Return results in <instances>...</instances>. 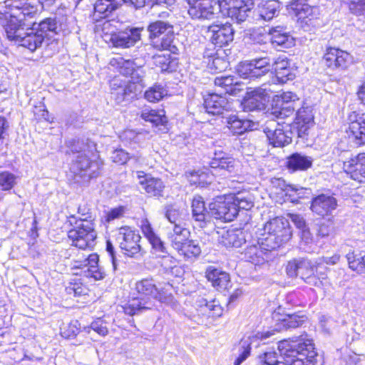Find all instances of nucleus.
<instances>
[{
    "mask_svg": "<svg viewBox=\"0 0 365 365\" xmlns=\"http://www.w3.org/2000/svg\"><path fill=\"white\" fill-rule=\"evenodd\" d=\"M187 14L192 19H210L215 15V0H186Z\"/></svg>",
    "mask_w": 365,
    "mask_h": 365,
    "instance_id": "ddd939ff",
    "label": "nucleus"
},
{
    "mask_svg": "<svg viewBox=\"0 0 365 365\" xmlns=\"http://www.w3.org/2000/svg\"><path fill=\"white\" fill-rule=\"evenodd\" d=\"M349 9L356 16H365V0L351 1L349 4Z\"/></svg>",
    "mask_w": 365,
    "mask_h": 365,
    "instance_id": "e2e57ef3",
    "label": "nucleus"
},
{
    "mask_svg": "<svg viewBox=\"0 0 365 365\" xmlns=\"http://www.w3.org/2000/svg\"><path fill=\"white\" fill-rule=\"evenodd\" d=\"M309 0H293L290 4V10L298 18L302 27L314 26V20L317 19L318 8L311 6Z\"/></svg>",
    "mask_w": 365,
    "mask_h": 365,
    "instance_id": "f8f14e48",
    "label": "nucleus"
},
{
    "mask_svg": "<svg viewBox=\"0 0 365 365\" xmlns=\"http://www.w3.org/2000/svg\"><path fill=\"white\" fill-rule=\"evenodd\" d=\"M269 36L271 43L274 47L280 46L282 48H287L294 44V40L290 35L277 29H273Z\"/></svg>",
    "mask_w": 365,
    "mask_h": 365,
    "instance_id": "a19ab883",
    "label": "nucleus"
},
{
    "mask_svg": "<svg viewBox=\"0 0 365 365\" xmlns=\"http://www.w3.org/2000/svg\"><path fill=\"white\" fill-rule=\"evenodd\" d=\"M346 258L348 262L349 267L351 269L360 272L363 269V265L361 262V257L356 259V256L353 251L349 252L346 255Z\"/></svg>",
    "mask_w": 365,
    "mask_h": 365,
    "instance_id": "680f3d73",
    "label": "nucleus"
},
{
    "mask_svg": "<svg viewBox=\"0 0 365 365\" xmlns=\"http://www.w3.org/2000/svg\"><path fill=\"white\" fill-rule=\"evenodd\" d=\"M353 61L351 56L339 48H327L322 59V63L331 71L345 70Z\"/></svg>",
    "mask_w": 365,
    "mask_h": 365,
    "instance_id": "9d476101",
    "label": "nucleus"
},
{
    "mask_svg": "<svg viewBox=\"0 0 365 365\" xmlns=\"http://www.w3.org/2000/svg\"><path fill=\"white\" fill-rule=\"evenodd\" d=\"M343 169L351 179L365 182V153H359L344 162Z\"/></svg>",
    "mask_w": 365,
    "mask_h": 365,
    "instance_id": "f3484780",
    "label": "nucleus"
},
{
    "mask_svg": "<svg viewBox=\"0 0 365 365\" xmlns=\"http://www.w3.org/2000/svg\"><path fill=\"white\" fill-rule=\"evenodd\" d=\"M349 119V138L356 145L365 144V113L353 112Z\"/></svg>",
    "mask_w": 365,
    "mask_h": 365,
    "instance_id": "dca6fc26",
    "label": "nucleus"
},
{
    "mask_svg": "<svg viewBox=\"0 0 365 365\" xmlns=\"http://www.w3.org/2000/svg\"><path fill=\"white\" fill-rule=\"evenodd\" d=\"M255 64V66H257L264 72L268 73L271 69V60L269 57H262L259 58H255L250 61Z\"/></svg>",
    "mask_w": 365,
    "mask_h": 365,
    "instance_id": "774afa93",
    "label": "nucleus"
},
{
    "mask_svg": "<svg viewBox=\"0 0 365 365\" xmlns=\"http://www.w3.org/2000/svg\"><path fill=\"white\" fill-rule=\"evenodd\" d=\"M66 292L68 294H73L74 296H81L83 294H85L87 292V289L85 286H83L81 283H71L67 287H66Z\"/></svg>",
    "mask_w": 365,
    "mask_h": 365,
    "instance_id": "69168bd1",
    "label": "nucleus"
},
{
    "mask_svg": "<svg viewBox=\"0 0 365 365\" xmlns=\"http://www.w3.org/2000/svg\"><path fill=\"white\" fill-rule=\"evenodd\" d=\"M209 207L214 217L225 222L232 221L237 215V208L232 194L216 197Z\"/></svg>",
    "mask_w": 365,
    "mask_h": 365,
    "instance_id": "6e6552de",
    "label": "nucleus"
},
{
    "mask_svg": "<svg viewBox=\"0 0 365 365\" xmlns=\"http://www.w3.org/2000/svg\"><path fill=\"white\" fill-rule=\"evenodd\" d=\"M272 69L276 74V78L284 82L292 78V75L289 72V63L284 56H279L272 64Z\"/></svg>",
    "mask_w": 365,
    "mask_h": 365,
    "instance_id": "4c0bfd02",
    "label": "nucleus"
},
{
    "mask_svg": "<svg viewBox=\"0 0 365 365\" xmlns=\"http://www.w3.org/2000/svg\"><path fill=\"white\" fill-rule=\"evenodd\" d=\"M336 207V198L333 195L327 194H322L314 197L311 205L312 212L323 217L331 215Z\"/></svg>",
    "mask_w": 365,
    "mask_h": 365,
    "instance_id": "aec40b11",
    "label": "nucleus"
},
{
    "mask_svg": "<svg viewBox=\"0 0 365 365\" xmlns=\"http://www.w3.org/2000/svg\"><path fill=\"white\" fill-rule=\"evenodd\" d=\"M68 237L72 245L81 250L92 249L96 244L97 233L92 220H87V217L81 220V223L76 228L68 232Z\"/></svg>",
    "mask_w": 365,
    "mask_h": 365,
    "instance_id": "423d86ee",
    "label": "nucleus"
},
{
    "mask_svg": "<svg viewBox=\"0 0 365 365\" xmlns=\"http://www.w3.org/2000/svg\"><path fill=\"white\" fill-rule=\"evenodd\" d=\"M138 178L139 184L148 194L153 196L162 195L165 186L160 179L144 175L143 172L138 173Z\"/></svg>",
    "mask_w": 365,
    "mask_h": 365,
    "instance_id": "c756f323",
    "label": "nucleus"
},
{
    "mask_svg": "<svg viewBox=\"0 0 365 365\" xmlns=\"http://www.w3.org/2000/svg\"><path fill=\"white\" fill-rule=\"evenodd\" d=\"M142 78L140 76H135L134 79H132L131 81H129L126 86H128V89L131 90V92L135 96L138 92H140L143 85L142 83Z\"/></svg>",
    "mask_w": 365,
    "mask_h": 365,
    "instance_id": "338daca9",
    "label": "nucleus"
},
{
    "mask_svg": "<svg viewBox=\"0 0 365 365\" xmlns=\"http://www.w3.org/2000/svg\"><path fill=\"white\" fill-rule=\"evenodd\" d=\"M76 160L71 165L72 171L76 175L88 176L89 178L97 177L103 166V162L96 154L88 157L86 150L78 152Z\"/></svg>",
    "mask_w": 365,
    "mask_h": 365,
    "instance_id": "0eeeda50",
    "label": "nucleus"
},
{
    "mask_svg": "<svg viewBox=\"0 0 365 365\" xmlns=\"http://www.w3.org/2000/svg\"><path fill=\"white\" fill-rule=\"evenodd\" d=\"M298 276L310 285L324 287L329 284L326 275L322 274L318 277L315 275L314 267L311 262L307 259L300 260Z\"/></svg>",
    "mask_w": 365,
    "mask_h": 365,
    "instance_id": "5701e85b",
    "label": "nucleus"
},
{
    "mask_svg": "<svg viewBox=\"0 0 365 365\" xmlns=\"http://www.w3.org/2000/svg\"><path fill=\"white\" fill-rule=\"evenodd\" d=\"M157 285L152 278H145L135 283V289L138 297H133L123 307L124 312L128 315H134L138 312L145 309H151L154 307L155 294Z\"/></svg>",
    "mask_w": 365,
    "mask_h": 365,
    "instance_id": "20e7f679",
    "label": "nucleus"
},
{
    "mask_svg": "<svg viewBox=\"0 0 365 365\" xmlns=\"http://www.w3.org/2000/svg\"><path fill=\"white\" fill-rule=\"evenodd\" d=\"M237 73L242 78L251 80L261 78L267 73L259 66H255L251 61L241 63L237 67Z\"/></svg>",
    "mask_w": 365,
    "mask_h": 365,
    "instance_id": "58836bf2",
    "label": "nucleus"
},
{
    "mask_svg": "<svg viewBox=\"0 0 365 365\" xmlns=\"http://www.w3.org/2000/svg\"><path fill=\"white\" fill-rule=\"evenodd\" d=\"M234 202L237 208L249 210L254 206L253 197L250 193L240 192L237 194H232Z\"/></svg>",
    "mask_w": 365,
    "mask_h": 365,
    "instance_id": "3c124183",
    "label": "nucleus"
},
{
    "mask_svg": "<svg viewBox=\"0 0 365 365\" xmlns=\"http://www.w3.org/2000/svg\"><path fill=\"white\" fill-rule=\"evenodd\" d=\"M207 36L213 44L222 47L233 41L234 30L229 24H213L207 28Z\"/></svg>",
    "mask_w": 365,
    "mask_h": 365,
    "instance_id": "2eb2a0df",
    "label": "nucleus"
},
{
    "mask_svg": "<svg viewBox=\"0 0 365 365\" xmlns=\"http://www.w3.org/2000/svg\"><path fill=\"white\" fill-rule=\"evenodd\" d=\"M140 228L145 237L148 240L152 248L159 257H162L161 265L166 272L178 269L176 259L168 255L165 243L155 233L148 219L144 218L140 221Z\"/></svg>",
    "mask_w": 365,
    "mask_h": 365,
    "instance_id": "39448f33",
    "label": "nucleus"
},
{
    "mask_svg": "<svg viewBox=\"0 0 365 365\" xmlns=\"http://www.w3.org/2000/svg\"><path fill=\"white\" fill-rule=\"evenodd\" d=\"M227 125L234 135H241L250 129L251 122L247 120H241L236 115H230L227 118Z\"/></svg>",
    "mask_w": 365,
    "mask_h": 365,
    "instance_id": "c03bdc74",
    "label": "nucleus"
},
{
    "mask_svg": "<svg viewBox=\"0 0 365 365\" xmlns=\"http://www.w3.org/2000/svg\"><path fill=\"white\" fill-rule=\"evenodd\" d=\"M210 165L212 169L224 170L229 173H232L235 172L236 168L238 166V162L222 151H215Z\"/></svg>",
    "mask_w": 365,
    "mask_h": 365,
    "instance_id": "cd10ccee",
    "label": "nucleus"
},
{
    "mask_svg": "<svg viewBox=\"0 0 365 365\" xmlns=\"http://www.w3.org/2000/svg\"><path fill=\"white\" fill-rule=\"evenodd\" d=\"M98 255L96 253H92L86 257L83 260H76L74 267L76 268L86 269L85 274L87 277H93L96 280H100L105 277L106 273L98 266Z\"/></svg>",
    "mask_w": 365,
    "mask_h": 365,
    "instance_id": "4be33fe9",
    "label": "nucleus"
},
{
    "mask_svg": "<svg viewBox=\"0 0 365 365\" xmlns=\"http://www.w3.org/2000/svg\"><path fill=\"white\" fill-rule=\"evenodd\" d=\"M305 319L306 317L303 315L300 316L296 314L287 315L284 317L278 319L281 322L282 326V327H279V329L299 327L304 323Z\"/></svg>",
    "mask_w": 365,
    "mask_h": 365,
    "instance_id": "864d4df0",
    "label": "nucleus"
},
{
    "mask_svg": "<svg viewBox=\"0 0 365 365\" xmlns=\"http://www.w3.org/2000/svg\"><path fill=\"white\" fill-rule=\"evenodd\" d=\"M190 237V232L185 224L173 225L168 228L167 232L168 240L172 247L176 251L183 247L182 245H185V242H187Z\"/></svg>",
    "mask_w": 365,
    "mask_h": 365,
    "instance_id": "393cba45",
    "label": "nucleus"
},
{
    "mask_svg": "<svg viewBox=\"0 0 365 365\" xmlns=\"http://www.w3.org/2000/svg\"><path fill=\"white\" fill-rule=\"evenodd\" d=\"M110 66L123 76L131 75V79L138 76V70H135L134 63L131 60H125L121 56H117L110 59Z\"/></svg>",
    "mask_w": 365,
    "mask_h": 365,
    "instance_id": "c9c22d12",
    "label": "nucleus"
},
{
    "mask_svg": "<svg viewBox=\"0 0 365 365\" xmlns=\"http://www.w3.org/2000/svg\"><path fill=\"white\" fill-rule=\"evenodd\" d=\"M16 177L9 172L0 173V190L7 191L16 185Z\"/></svg>",
    "mask_w": 365,
    "mask_h": 365,
    "instance_id": "6e6d98bb",
    "label": "nucleus"
},
{
    "mask_svg": "<svg viewBox=\"0 0 365 365\" xmlns=\"http://www.w3.org/2000/svg\"><path fill=\"white\" fill-rule=\"evenodd\" d=\"M5 21L3 26L10 40L31 51L39 48L43 41L42 34L36 29V23L30 21L38 13V5L24 0L4 1Z\"/></svg>",
    "mask_w": 365,
    "mask_h": 365,
    "instance_id": "f257e3e1",
    "label": "nucleus"
},
{
    "mask_svg": "<svg viewBox=\"0 0 365 365\" xmlns=\"http://www.w3.org/2000/svg\"><path fill=\"white\" fill-rule=\"evenodd\" d=\"M278 349L285 362L279 365H314L317 352L312 339L301 336L279 342Z\"/></svg>",
    "mask_w": 365,
    "mask_h": 365,
    "instance_id": "f03ea898",
    "label": "nucleus"
},
{
    "mask_svg": "<svg viewBox=\"0 0 365 365\" xmlns=\"http://www.w3.org/2000/svg\"><path fill=\"white\" fill-rule=\"evenodd\" d=\"M279 7L278 0H262L258 6L259 16L264 21H270L277 16Z\"/></svg>",
    "mask_w": 365,
    "mask_h": 365,
    "instance_id": "e433bc0d",
    "label": "nucleus"
},
{
    "mask_svg": "<svg viewBox=\"0 0 365 365\" xmlns=\"http://www.w3.org/2000/svg\"><path fill=\"white\" fill-rule=\"evenodd\" d=\"M173 289V287L170 283H165L163 285L158 287L154 299L173 308H176L178 302L172 294Z\"/></svg>",
    "mask_w": 365,
    "mask_h": 365,
    "instance_id": "ea45409f",
    "label": "nucleus"
},
{
    "mask_svg": "<svg viewBox=\"0 0 365 365\" xmlns=\"http://www.w3.org/2000/svg\"><path fill=\"white\" fill-rule=\"evenodd\" d=\"M192 215L196 221L204 222L208 215L205 202L200 196L195 197L192 202Z\"/></svg>",
    "mask_w": 365,
    "mask_h": 365,
    "instance_id": "de8ad7c7",
    "label": "nucleus"
},
{
    "mask_svg": "<svg viewBox=\"0 0 365 365\" xmlns=\"http://www.w3.org/2000/svg\"><path fill=\"white\" fill-rule=\"evenodd\" d=\"M269 34H267L264 32V29L262 28H258L253 29L250 34V39L255 43L262 44L266 43L269 38Z\"/></svg>",
    "mask_w": 365,
    "mask_h": 365,
    "instance_id": "052dcab7",
    "label": "nucleus"
},
{
    "mask_svg": "<svg viewBox=\"0 0 365 365\" xmlns=\"http://www.w3.org/2000/svg\"><path fill=\"white\" fill-rule=\"evenodd\" d=\"M267 247L262 245V237L257 239V244L247 247L245 250V257L252 264L259 265L267 261L268 251Z\"/></svg>",
    "mask_w": 365,
    "mask_h": 365,
    "instance_id": "bb28decb",
    "label": "nucleus"
},
{
    "mask_svg": "<svg viewBox=\"0 0 365 365\" xmlns=\"http://www.w3.org/2000/svg\"><path fill=\"white\" fill-rule=\"evenodd\" d=\"M273 92L270 85L267 83L247 92L242 103L244 108L248 110L263 109L269 100L270 94Z\"/></svg>",
    "mask_w": 365,
    "mask_h": 365,
    "instance_id": "9b49d317",
    "label": "nucleus"
},
{
    "mask_svg": "<svg viewBox=\"0 0 365 365\" xmlns=\"http://www.w3.org/2000/svg\"><path fill=\"white\" fill-rule=\"evenodd\" d=\"M173 41L174 32L173 29L170 32H168L167 35L162 36L160 39L153 41V45L158 49L168 50L173 53H175L178 48L173 44Z\"/></svg>",
    "mask_w": 365,
    "mask_h": 365,
    "instance_id": "09e8293b",
    "label": "nucleus"
},
{
    "mask_svg": "<svg viewBox=\"0 0 365 365\" xmlns=\"http://www.w3.org/2000/svg\"><path fill=\"white\" fill-rule=\"evenodd\" d=\"M227 15L237 23L244 22L250 16L254 7V0L235 1L233 5L223 6Z\"/></svg>",
    "mask_w": 365,
    "mask_h": 365,
    "instance_id": "6ab92c4d",
    "label": "nucleus"
},
{
    "mask_svg": "<svg viewBox=\"0 0 365 365\" xmlns=\"http://www.w3.org/2000/svg\"><path fill=\"white\" fill-rule=\"evenodd\" d=\"M218 241L225 247H240L246 242L245 233L241 230H222L218 232Z\"/></svg>",
    "mask_w": 365,
    "mask_h": 365,
    "instance_id": "7c9ffc66",
    "label": "nucleus"
},
{
    "mask_svg": "<svg viewBox=\"0 0 365 365\" xmlns=\"http://www.w3.org/2000/svg\"><path fill=\"white\" fill-rule=\"evenodd\" d=\"M120 7L118 0H98L94 5L93 20L98 21Z\"/></svg>",
    "mask_w": 365,
    "mask_h": 365,
    "instance_id": "72a5a7b5",
    "label": "nucleus"
},
{
    "mask_svg": "<svg viewBox=\"0 0 365 365\" xmlns=\"http://www.w3.org/2000/svg\"><path fill=\"white\" fill-rule=\"evenodd\" d=\"M297 109L294 125L298 130L299 136L302 137L312 125L314 115L312 109L309 107L298 108Z\"/></svg>",
    "mask_w": 365,
    "mask_h": 365,
    "instance_id": "c85d7f7f",
    "label": "nucleus"
},
{
    "mask_svg": "<svg viewBox=\"0 0 365 365\" xmlns=\"http://www.w3.org/2000/svg\"><path fill=\"white\" fill-rule=\"evenodd\" d=\"M83 329L87 333H89L90 330L93 329L94 331L102 336H105L108 334V329L106 323L101 319H98L97 320L93 322L90 327H85Z\"/></svg>",
    "mask_w": 365,
    "mask_h": 365,
    "instance_id": "13d9d810",
    "label": "nucleus"
},
{
    "mask_svg": "<svg viewBox=\"0 0 365 365\" xmlns=\"http://www.w3.org/2000/svg\"><path fill=\"white\" fill-rule=\"evenodd\" d=\"M279 103V117L287 118L292 115L294 110L301 106V101L297 96L290 91L283 92L279 96H276Z\"/></svg>",
    "mask_w": 365,
    "mask_h": 365,
    "instance_id": "b1692460",
    "label": "nucleus"
},
{
    "mask_svg": "<svg viewBox=\"0 0 365 365\" xmlns=\"http://www.w3.org/2000/svg\"><path fill=\"white\" fill-rule=\"evenodd\" d=\"M280 356H277L276 352L269 351L265 352L263 356V365H279L284 364L285 361L281 358Z\"/></svg>",
    "mask_w": 365,
    "mask_h": 365,
    "instance_id": "bf43d9fd",
    "label": "nucleus"
},
{
    "mask_svg": "<svg viewBox=\"0 0 365 365\" xmlns=\"http://www.w3.org/2000/svg\"><path fill=\"white\" fill-rule=\"evenodd\" d=\"M206 277L212 285L218 290L227 289L229 287L230 276L225 272L209 267L206 272Z\"/></svg>",
    "mask_w": 365,
    "mask_h": 365,
    "instance_id": "f704fd0d",
    "label": "nucleus"
},
{
    "mask_svg": "<svg viewBox=\"0 0 365 365\" xmlns=\"http://www.w3.org/2000/svg\"><path fill=\"white\" fill-rule=\"evenodd\" d=\"M110 158L114 163L123 165L128 161V160L130 158V156L126 151L120 148L115 150L112 153Z\"/></svg>",
    "mask_w": 365,
    "mask_h": 365,
    "instance_id": "0e129e2a",
    "label": "nucleus"
},
{
    "mask_svg": "<svg viewBox=\"0 0 365 365\" xmlns=\"http://www.w3.org/2000/svg\"><path fill=\"white\" fill-rule=\"evenodd\" d=\"M220 93H213L206 96L204 98V108L207 113L212 115H220L224 110L231 108V105L222 92L217 91Z\"/></svg>",
    "mask_w": 365,
    "mask_h": 365,
    "instance_id": "a211bd4d",
    "label": "nucleus"
},
{
    "mask_svg": "<svg viewBox=\"0 0 365 365\" xmlns=\"http://www.w3.org/2000/svg\"><path fill=\"white\" fill-rule=\"evenodd\" d=\"M186 213L183 210H180L174 205H168L166 207L165 217L171 223L172 226L178 224H185Z\"/></svg>",
    "mask_w": 365,
    "mask_h": 365,
    "instance_id": "8fccbe9b",
    "label": "nucleus"
},
{
    "mask_svg": "<svg viewBox=\"0 0 365 365\" xmlns=\"http://www.w3.org/2000/svg\"><path fill=\"white\" fill-rule=\"evenodd\" d=\"M215 85L219 88L218 91L224 90L225 93L237 95L240 89L237 88V83H235L234 78L230 76H218L215 79Z\"/></svg>",
    "mask_w": 365,
    "mask_h": 365,
    "instance_id": "a18cd8bd",
    "label": "nucleus"
},
{
    "mask_svg": "<svg viewBox=\"0 0 365 365\" xmlns=\"http://www.w3.org/2000/svg\"><path fill=\"white\" fill-rule=\"evenodd\" d=\"M140 117L145 121L150 122L155 125H164L167 118L163 110H154L145 108L141 111Z\"/></svg>",
    "mask_w": 365,
    "mask_h": 365,
    "instance_id": "79ce46f5",
    "label": "nucleus"
},
{
    "mask_svg": "<svg viewBox=\"0 0 365 365\" xmlns=\"http://www.w3.org/2000/svg\"><path fill=\"white\" fill-rule=\"evenodd\" d=\"M141 30L138 28L127 29L111 35L110 41L115 47L129 48L140 40Z\"/></svg>",
    "mask_w": 365,
    "mask_h": 365,
    "instance_id": "a878e982",
    "label": "nucleus"
},
{
    "mask_svg": "<svg viewBox=\"0 0 365 365\" xmlns=\"http://www.w3.org/2000/svg\"><path fill=\"white\" fill-rule=\"evenodd\" d=\"M173 29V26L168 22L157 21L150 24L148 26L150 38L153 41L160 39L162 36L168 34Z\"/></svg>",
    "mask_w": 365,
    "mask_h": 365,
    "instance_id": "37998d69",
    "label": "nucleus"
},
{
    "mask_svg": "<svg viewBox=\"0 0 365 365\" xmlns=\"http://www.w3.org/2000/svg\"><path fill=\"white\" fill-rule=\"evenodd\" d=\"M183 247L178 250L177 252L187 258L196 257L201 253V248L199 244L190 238L182 245Z\"/></svg>",
    "mask_w": 365,
    "mask_h": 365,
    "instance_id": "603ef678",
    "label": "nucleus"
},
{
    "mask_svg": "<svg viewBox=\"0 0 365 365\" xmlns=\"http://www.w3.org/2000/svg\"><path fill=\"white\" fill-rule=\"evenodd\" d=\"M262 245L267 250H275L288 242L292 236L289 222L284 217H277L265 223L263 227Z\"/></svg>",
    "mask_w": 365,
    "mask_h": 365,
    "instance_id": "7ed1b4c3",
    "label": "nucleus"
},
{
    "mask_svg": "<svg viewBox=\"0 0 365 365\" xmlns=\"http://www.w3.org/2000/svg\"><path fill=\"white\" fill-rule=\"evenodd\" d=\"M273 334L271 331L257 332L245 336L240 342L239 356L234 362V365H240L250 355L251 346H258L259 341L269 338Z\"/></svg>",
    "mask_w": 365,
    "mask_h": 365,
    "instance_id": "4468645a",
    "label": "nucleus"
},
{
    "mask_svg": "<svg viewBox=\"0 0 365 365\" xmlns=\"http://www.w3.org/2000/svg\"><path fill=\"white\" fill-rule=\"evenodd\" d=\"M110 86L112 90L111 95L118 103L127 100L125 94L124 93L125 91H121V89H123V86L118 84V79H113L110 82Z\"/></svg>",
    "mask_w": 365,
    "mask_h": 365,
    "instance_id": "4d7b16f0",
    "label": "nucleus"
},
{
    "mask_svg": "<svg viewBox=\"0 0 365 365\" xmlns=\"http://www.w3.org/2000/svg\"><path fill=\"white\" fill-rule=\"evenodd\" d=\"M264 133L270 144L274 147H283L291 143L292 138L284 130V127L279 123L271 121L264 129Z\"/></svg>",
    "mask_w": 365,
    "mask_h": 365,
    "instance_id": "412c9836",
    "label": "nucleus"
},
{
    "mask_svg": "<svg viewBox=\"0 0 365 365\" xmlns=\"http://www.w3.org/2000/svg\"><path fill=\"white\" fill-rule=\"evenodd\" d=\"M196 306L199 315L216 318L222 314V308L216 300L207 302V299L200 298L196 302Z\"/></svg>",
    "mask_w": 365,
    "mask_h": 365,
    "instance_id": "2f4dec72",
    "label": "nucleus"
},
{
    "mask_svg": "<svg viewBox=\"0 0 365 365\" xmlns=\"http://www.w3.org/2000/svg\"><path fill=\"white\" fill-rule=\"evenodd\" d=\"M58 24L55 18H46L38 24H36V29L39 34L43 35V39L49 34H56L58 33Z\"/></svg>",
    "mask_w": 365,
    "mask_h": 365,
    "instance_id": "49530a36",
    "label": "nucleus"
},
{
    "mask_svg": "<svg viewBox=\"0 0 365 365\" xmlns=\"http://www.w3.org/2000/svg\"><path fill=\"white\" fill-rule=\"evenodd\" d=\"M167 95V90L160 85H154L145 93V98L148 101L155 103Z\"/></svg>",
    "mask_w": 365,
    "mask_h": 365,
    "instance_id": "5fc2aeb1",
    "label": "nucleus"
},
{
    "mask_svg": "<svg viewBox=\"0 0 365 365\" xmlns=\"http://www.w3.org/2000/svg\"><path fill=\"white\" fill-rule=\"evenodd\" d=\"M115 236L120 247L125 251L127 255L133 257L140 252L141 237L138 231L130 227L124 226L116 230Z\"/></svg>",
    "mask_w": 365,
    "mask_h": 365,
    "instance_id": "1a4fd4ad",
    "label": "nucleus"
},
{
    "mask_svg": "<svg viewBox=\"0 0 365 365\" xmlns=\"http://www.w3.org/2000/svg\"><path fill=\"white\" fill-rule=\"evenodd\" d=\"M312 157L295 153L287 158L286 164L289 170L296 172L308 170L312 167Z\"/></svg>",
    "mask_w": 365,
    "mask_h": 365,
    "instance_id": "473e14b6",
    "label": "nucleus"
}]
</instances>
